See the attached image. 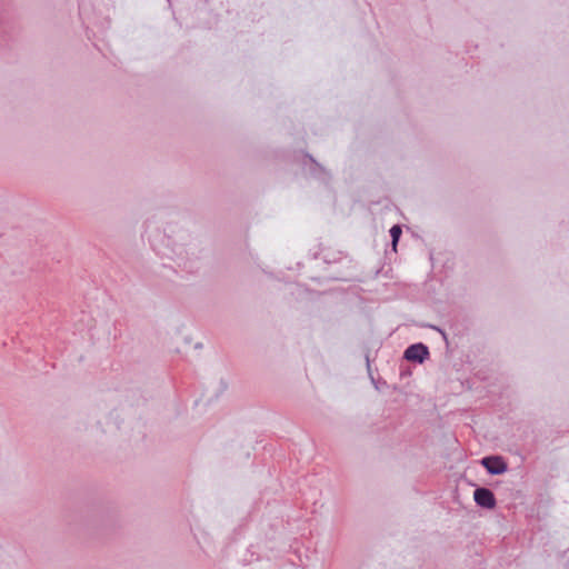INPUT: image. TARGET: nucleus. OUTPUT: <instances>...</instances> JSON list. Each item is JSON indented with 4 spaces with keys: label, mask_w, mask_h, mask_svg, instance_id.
<instances>
[{
    "label": "nucleus",
    "mask_w": 569,
    "mask_h": 569,
    "mask_svg": "<svg viewBox=\"0 0 569 569\" xmlns=\"http://www.w3.org/2000/svg\"><path fill=\"white\" fill-rule=\"evenodd\" d=\"M428 355V348L422 343L412 345L405 351V358L410 361L422 362Z\"/></svg>",
    "instance_id": "obj_1"
},
{
    "label": "nucleus",
    "mask_w": 569,
    "mask_h": 569,
    "mask_svg": "<svg viewBox=\"0 0 569 569\" xmlns=\"http://www.w3.org/2000/svg\"><path fill=\"white\" fill-rule=\"evenodd\" d=\"M475 501L485 508H493L496 505V499L493 493L486 488H478L473 493Z\"/></svg>",
    "instance_id": "obj_2"
},
{
    "label": "nucleus",
    "mask_w": 569,
    "mask_h": 569,
    "mask_svg": "<svg viewBox=\"0 0 569 569\" xmlns=\"http://www.w3.org/2000/svg\"><path fill=\"white\" fill-rule=\"evenodd\" d=\"M481 462L492 475H501L507 470V465L500 457H486Z\"/></svg>",
    "instance_id": "obj_3"
},
{
    "label": "nucleus",
    "mask_w": 569,
    "mask_h": 569,
    "mask_svg": "<svg viewBox=\"0 0 569 569\" xmlns=\"http://www.w3.org/2000/svg\"><path fill=\"white\" fill-rule=\"evenodd\" d=\"M390 234H391V238H392L393 250H396L398 240H399V238L401 236V228L399 226H393L390 229Z\"/></svg>",
    "instance_id": "obj_4"
}]
</instances>
